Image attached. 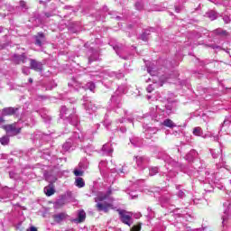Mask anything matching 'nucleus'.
<instances>
[{
	"label": "nucleus",
	"instance_id": "nucleus-1",
	"mask_svg": "<svg viewBox=\"0 0 231 231\" xmlns=\"http://www.w3.org/2000/svg\"><path fill=\"white\" fill-rule=\"evenodd\" d=\"M107 194L98 193L97 198H95L96 208H97L98 212H109V208H113V204L106 202Z\"/></svg>",
	"mask_w": 231,
	"mask_h": 231
},
{
	"label": "nucleus",
	"instance_id": "nucleus-2",
	"mask_svg": "<svg viewBox=\"0 0 231 231\" xmlns=\"http://www.w3.org/2000/svg\"><path fill=\"white\" fill-rule=\"evenodd\" d=\"M60 116L63 120H70L72 125H79V117L76 115L71 114V110L68 109L66 106H61Z\"/></svg>",
	"mask_w": 231,
	"mask_h": 231
},
{
	"label": "nucleus",
	"instance_id": "nucleus-3",
	"mask_svg": "<svg viewBox=\"0 0 231 231\" xmlns=\"http://www.w3.org/2000/svg\"><path fill=\"white\" fill-rule=\"evenodd\" d=\"M117 212H119V216L122 223H124L125 225H127L128 226H131V219H133V214L125 210H120V209H118Z\"/></svg>",
	"mask_w": 231,
	"mask_h": 231
},
{
	"label": "nucleus",
	"instance_id": "nucleus-4",
	"mask_svg": "<svg viewBox=\"0 0 231 231\" xmlns=\"http://www.w3.org/2000/svg\"><path fill=\"white\" fill-rule=\"evenodd\" d=\"M4 129H5L7 134H10V136H15L21 133V128H17V124L7 125L4 126Z\"/></svg>",
	"mask_w": 231,
	"mask_h": 231
},
{
	"label": "nucleus",
	"instance_id": "nucleus-5",
	"mask_svg": "<svg viewBox=\"0 0 231 231\" xmlns=\"http://www.w3.org/2000/svg\"><path fill=\"white\" fill-rule=\"evenodd\" d=\"M17 111H19V107H5L1 110L0 117L3 118L5 116H12L13 115H17Z\"/></svg>",
	"mask_w": 231,
	"mask_h": 231
},
{
	"label": "nucleus",
	"instance_id": "nucleus-6",
	"mask_svg": "<svg viewBox=\"0 0 231 231\" xmlns=\"http://www.w3.org/2000/svg\"><path fill=\"white\" fill-rule=\"evenodd\" d=\"M30 68L34 71H42V63L35 60L30 59Z\"/></svg>",
	"mask_w": 231,
	"mask_h": 231
},
{
	"label": "nucleus",
	"instance_id": "nucleus-7",
	"mask_svg": "<svg viewBox=\"0 0 231 231\" xmlns=\"http://www.w3.org/2000/svg\"><path fill=\"white\" fill-rule=\"evenodd\" d=\"M224 207L226 209L224 210V215L222 216V224L225 225L226 223L228 217L230 216V202L226 201L224 203Z\"/></svg>",
	"mask_w": 231,
	"mask_h": 231
},
{
	"label": "nucleus",
	"instance_id": "nucleus-8",
	"mask_svg": "<svg viewBox=\"0 0 231 231\" xmlns=\"http://www.w3.org/2000/svg\"><path fill=\"white\" fill-rule=\"evenodd\" d=\"M52 219H54L55 223H62V221H66V219H68V214L64 212L57 213L52 216Z\"/></svg>",
	"mask_w": 231,
	"mask_h": 231
},
{
	"label": "nucleus",
	"instance_id": "nucleus-9",
	"mask_svg": "<svg viewBox=\"0 0 231 231\" xmlns=\"http://www.w3.org/2000/svg\"><path fill=\"white\" fill-rule=\"evenodd\" d=\"M135 160L138 167H142V165H145V163H149V158L145 156H136Z\"/></svg>",
	"mask_w": 231,
	"mask_h": 231
},
{
	"label": "nucleus",
	"instance_id": "nucleus-10",
	"mask_svg": "<svg viewBox=\"0 0 231 231\" xmlns=\"http://www.w3.org/2000/svg\"><path fill=\"white\" fill-rule=\"evenodd\" d=\"M86 221V211L80 210L78 213V218L73 219L74 223H84Z\"/></svg>",
	"mask_w": 231,
	"mask_h": 231
},
{
	"label": "nucleus",
	"instance_id": "nucleus-11",
	"mask_svg": "<svg viewBox=\"0 0 231 231\" xmlns=\"http://www.w3.org/2000/svg\"><path fill=\"white\" fill-rule=\"evenodd\" d=\"M35 44L37 46H42V43L46 41V37L42 32H39L38 35L35 36Z\"/></svg>",
	"mask_w": 231,
	"mask_h": 231
},
{
	"label": "nucleus",
	"instance_id": "nucleus-12",
	"mask_svg": "<svg viewBox=\"0 0 231 231\" xmlns=\"http://www.w3.org/2000/svg\"><path fill=\"white\" fill-rule=\"evenodd\" d=\"M86 111H88V115H92L97 111V106H93L92 102H87L84 104Z\"/></svg>",
	"mask_w": 231,
	"mask_h": 231
},
{
	"label": "nucleus",
	"instance_id": "nucleus-13",
	"mask_svg": "<svg viewBox=\"0 0 231 231\" xmlns=\"http://www.w3.org/2000/svg\"><path fill=\"white\" fill-rule=\"evenodd\" d=\"M26 60H28V58L26 57V55L22 54V55H14V61L17 64H21V62H23V64H25Z\"/></svg>",
	"mask_w": 231,
	"mask_h": 231
},
{
	"label": "nucleus",
	"instance_id": "nucleus-14",
	"mask_svg": "<svg viewBox=\"0 0 231 231\" xmlns=\"http://www.w3.org/2000/svg\"><path fill=\"white\" fill-rule=\"evenodd\" d=\"M76 187H79V189H82V187H85L86 182H84V179L78 177L75 180Z\"/></svg>",
	"mask_w": 231,
	"mask_h": 231
},
{
	"label": "nucleus",
	"instance_id": "nucleus-15",
	"mask_svg": "<svg viewBox=\"0 0 231 231\" xmlns=\"http://www.w3.org/2000/svg\"><path fill=\"white\" fill-rule=\"evenodd\" d=\"M162 125H165V127H170L171 129H172V127H176V124H174V122H172L171 119H165Z\"/></svg>",
	"mask_w": 231,
	"mask_h": 231
},
{
	"label": "nucleus",
	"instance_id": "nucleus-16",
	"mask_svg": "<svg viewBox=\"0 0 231 231\" xmlns=\"http://www.w3.org/2000/svg\"><path fill=\"white\" fill-rule=\"evenodd\" d=\"M44 192L46 196H53V194H55V189L51 187H45Z\"/></svg>",
	"mask_w": 231,
	"mask_h": 231
},
{
	"label": "nucleus",
	"instance_id": "nucleus-17",
	"mask_svg": "<svg viewBox=\"0 0 231 231\" xmlns=\"http://www.w3.org/2000/svg\"><path fill=\"white\" fill-rule=\"evenodd\" d=\"M0 143L2 145H8V143H10V138L8 137V135H5V136L1 137Z\"/></svg>",
	"mask_w": 231,
	"mask_h": 231
},
{
	"label": "nucleus",
	"instance_id": "nucleus-18",
	"mask_svg": "<svg viewBox=\"0 0 231 231\" xmlns=\"http://www.w3.org/2000/svg\"><path fill=\"white\" fill-rule=\"evenodd\" d=\"M102 151L104 152H106L107 154H111V152H113V149H111V145L110 144L103 145Z\"/></svg>",
	"mask_w": 231,
	"mask_h": 231
},
{
	"label": "nucleus",
	"instance_id": "nucleus-19",
	"mask_svg": "<svg viewBox=\"0 0 231 231\" xmlns=\"http://www.w3.org/2000/svg\"><path fill=\"white\" fill-rule=\"evenodd\" d=\"M215 33L217 35H221L222 37H226L228 35V32L223 31L222 29H217L215 31Z\"/></svg>",
	"mask_w": 231,
	"mask_h": 231
},
{
	"label": "nucleus",
	"instance_id": "nucleus-20",
	"mask_svg": "<svg viewBox=\"0 0 231 231\" xmlns=\"http://www.w3.org/2000/svg\"><path fill=\"white\" fill-rule=\"evenodd\" d=\"M159 171H158V167H151L149 169V174L150 176H155V174H158Z\"/></svg>",
	"mask_w": 231,
	"mask_h": 231
},
{
	"label": "nucleus",
	"instance_id": "nucleus-21",
	"mask_svg": "<svg viewBox=\"0 0 231 231\" xmlns=\"http://www.w3.org/2000/svg\"><path fill=\"white\" fill-rule=\"evenodd\" d=\"M202 133L203 132L201 131L200 127H195L193 129V134H195V136H201Z\"/></svg>",
	"mask_w": 231,
	"mask_h": 231
},
{
	"label": "nucleus",
	"instance_id": "nucleus-22",
	"mask_svg": "<svg viewBox=\"0 0 231 231\" xmlns=\"http://www.w3.org/2000/svg\"><path fill=\"white\" fill-rule=\"evenodd\" d=\"M208 17H209L211 21H215V19H217V14H216L214 11H211L208 14Z\"/></svg>",
	"mask_w": 231,
	"mask_h": 231
},
{
	"label": "nucleus",
	"instance_id": "nucleus-23",
	"mask_svg": "<svg viewBox=\"0 0 231 231\" xmlns=\"http://www.w3.org/2000/svg\"><path fill=\"white\" fill-rule=\"evenodd\" d=\"M72 138L74 140H79L80 142H82V134H81L74 133Z\"/></svg>",
	"mask_w": 231,
	"mask_h": 231
},
{
	"label": "nucleus",
	"instance_id": "nucleus-24",
	"mask_svg": "<svg viewBox=\"0 0 231 231\" xmlns=\"http://www.w3.org/2000/svg\"><path fill=\"white\" fill-rule=\"evenodd\" d=\"M106 165H107V162L106 161H102L101 162H99L98 167L101 174L103 172L102 169H104V167H106Z\"/></svg>",
	"mask_w": 231,
	"mask_h": 231
},
{
	"label": "nucleus",
	"instance_id": "nucleus-25",
	"mask_svg": "<svg viewBox=\"0 0 231 231\" xmlns=\"http://www.w3.org/2000/svg\"><path fill=\"white\" fill-rule=\"evenodd\" d=\"M87 88L90 90V91H94L95 90V83L93 82H89L87 84Z\"/></svg>",
	"mask_w": 231,
	"mask_h": 231
},
{
	"label": "nucleus",
	"instance_id": "nucleus-26",
	"mask_svg": "<svg viewBox=\"0 0 231 231\" xmlns=\"http://www.w3.org/2000/svg\"><path fill=\"white\" fill-rule=\"evenodd\" d=\"M22 71L23 75H30V69L28 67H23Z\"/></svg>",
	"mask_w": 231,
	"mask_h": 231
},
{
	"label": "nucleus",
	"instance_id": "nucleus-27",
	"mask_svg": "<svg viewBox=\"0 0 231 231\" xmlns=\"http://www.w3.org/2000/svg\"><path fill=\"white\" fill-rule=\"evenodd\" d=\"M71 147V143L68 142L66 143L63 144V149L65 151H69V148Z\"/></svg>",
	"mask_w": 231,
	"mask_h": 231
},
{
	"label": "nucleus",
	"instance_id": "nucleus-28",
	"mask_svg": "<svg viewBox=\"0 0 231 231\" xmlns=\"http://www.w3.org/2000/svg\"><path fill=\"white\" fill-rule=\"evenodd\" d=\"M135 8H136L137 10H142V9L143 8V4H142V2H137V3L135 4Z\"/></svg>",
	"mask_w": 231,
	"mask_h": 231
},
{
	"label": "nucleus",
	"instance_id": "nucleus-29",
	"mask_svg": "<svg viewBox=\"0 0 231 231\" xmlns=\"http://www.w3.org/2000/svg\"><path fill=\"white\" fill-rule=\"evenodd\" d=\"M74 174H75V176H83L84 175V171H79V170H75L74 171Z\"/></svg>",
	"mask_w": 231,
	"mask_h": 231
},
{
	"label": "nucleus",
	"instance_id": "nucleus-30",
	"mask_svg": "<svg viewBox=\"0 0 231 231\" xmlns=\"http://www.w3.org/2000/svg\"><path fill=\"white\" fill-rule=\"evenodd\" d=\"M20 6L22 7V8H24V10H28V6L26 5V2H24V1H20Z\"/></svg>",
	"mask_w": 231,
	"mask_h": 231
},
{
	"label": "nucleus",
	"instance_id": "nucleus-31",
	"mask_svg": "<svg viewBox=\"0 0 231 231\" xmlns=\"http://www.w3.org/2000/svg\"><path fill=\"white\" fill-rule=\"evenodd\" d=\"M146 91L148 93H152V91H154V87H152V85H149L146 88Z\"/></svg>",
	"mask_w": 231,
	"mask_h": 231
},
{
	"label": "nucleus",
	"instance_id": "nucleus-32",
	"mask_svg": "<svg viewBox=\"0 0 231 231\" xmlns=\"http://www.w3.org/2000/svg\"><path fill=\"white\" fill-rule=\"evenodd\" d=\"M142 226H134L132 231H141Z\"/></svg>",
	"mask_w": 231,
	"mask_h": 231
},
{
	"label": "nucleus",
	"instance_id": "nucleus-33",
	"mask_svg": "<svg viewBox=\"0 0 231 231\" xmlns=\"http://www.w3.org/2000/svg\"><path fill=\"white\" fill-rule=\"evenodd\" d=\"M147 35H149V33L143 32V33L141 35L142 41H147Z\"/></svg>",
	"mask_w": 231,
	"mask_h": 231
},
{
	"label": "nucleus",
	"instance_id": "nucleus-34",
	"mask_svg": "<svg viewBox=\"0 0 231 231\" xmlns=\"http://www.w3.org/2000/svg\"><path fill=\"white\" fill-rule=\"evenodd\" d=\"M223 20L226 23V24H228V23H230V17L229 16H224Z\"/></svg>",
	"mask_w": 231,
	"mask_h": 231
},
{
	"label": "nucleus",
	"instance_id": "nucleus-35",
	"mask_svg": "<svg viewBox=\"0 0 231 231\" xmlns=\"http://www.w3.org/2000/svg\"><path fill=\"white\" fill-rule=\"evenodd\" d=\"M148 73H150V75H152V77H154V75H156V71H154L151 69H148Z\"/></svg>",
	"mask_w": 231,
	"mask_h": 231
},
{
	"label": "nucleus",
	"instance_id": "nucleus-36",
	"mask_svg": "<svg viewBox=\"0 0 231 231\" xmlns=\"http://www.w3.org/2000/svg\"><path fill=\"white\" fill-rule=\"evenodd\" d=\"M178 197H179V198H185V192H183V191H179V192H178Z\"/></svg>",
	"mask_w": 231,
	"mask_h": 231
},
{
	"label": "nucleus",
	"instance_id": "nucleus-37",
	"mask_svg": "<svg viewBox=\"0 0 231 231\" xmlns=\"http://www.w3.org/2000/svg\"><path fill=\"white\" fill-rule=\"evenodd\" d=\"M26 231H37V228L35 226H31L29 229Z\"/></svg>",
	"mask_w": 231,
	"mask_h": 231
},
{
	"label": "nucleus",
	"instance_id": "nucleus-38",
	"mask_svg": "<svg viewBox=\"0 0 231 231\" xmlns=\"http://www.w3.org/2000/svg\"><path fill=\"white\" fill-rule=\"evenodd\" d=\"M211 154L213 156V158H218L219 153H214V152H211Z\"/></svg>",
	"mask_w": 231,
	"mask_h": 231
},
{
	"label": "nucleus",
	"instance_id": "nucleus-39",
	"mask_svg": "<svg viewBox=\"0 0 231 231\" xmlns=\"http://www.w3.org/2000/svg\"><path fill=\"white\" fill-rule=\"evenodd\" d=\"M0 124H5V118L0 116Z\"/></svg>",
	"mask_w": 231,
	"mask_h": 231
},
{
	"label": "nucleus",
	"instance_id": "nucleus-40",
	"mask_svg": "<svg viewBox=\"0 0 231 231\" xmlns=\"http://www.w3.org/2000/svg\"><path fill=\"white\" fill-rule=\"evenodd\" d=\"M114 50L118 53V46L114 47Z\"/></svg>",
	"mask_w": 231,
	"mask_h": 231
},
{
	"label": "nucleus",
	"instance_id": "nucleus-41",
	"mask_svg": "<svg viewBox=\"0 0 231 231\" xmlns=\"http://www.w3.org/2000/svg\"><path fill=\"white\" fill-rule=\"evenodd\" d=\"M45 15H46V17H51V14H48V13H46Z\"/></svg>",
	"mask_w": 231,
	"mask_h": 231
},
{
	"label": "nucleus",
	"instance_id": "nucleus-42",
	"mask_svg": "<svg viewBox=\"0 0 231 231\" xmlns=\"http://www.w3.org/2000/svg\"><path fill=\"white\" fill-rule=\"evenodd\" d=\"M175 10H176V12H177V14H180V8H175Z\"/></svg>",
	"mask_w": 231,
	"mask_h": 231
},
{
	"label": "nucleus",
	"instance_id": "nucleus-43",
	"mask_svg": "<svg viewBox=\"0 0 231 231\" xmlns=\"http://www.w3.org/2000/svg\"><path fill=\"white\" fill-rule=\"evenodd\" d=\"M29 82L32 84V82H33V79L32 78H30Z\"/></svg>",
	"mask_w": 231,
	"mask_h": 231
},
{
	"label": "nucleus",
	"instance_id": "nucleus-44",
	"mask_svg": "<svg viewBox=\"0 0 231 231\" xmlns=\"http://www.w3.org/2000/svg\"><path fill=\"white\" fill-rule=\"evenodd\" d=\"M116 19H120V17H119V16H116Z\"/></svg>",
	"mask_w": 231,
	"mask_h": 231
},
{
	"label": "nucleus",
	"instance_id": "nucleus-45",
	"mask_svg": "<svg viewBox=\"0 0 231 231\" xmlns=\"http://www.w3.org/2000/svg\"><path fill=\"white\" fill-rule=\"evenodd\" d=\"M122 77V75H120L119 77H117L118 79H120Z\"/></svg>",
	"mask_w": 231,
	"mask_h": 231
}]
</instances>
